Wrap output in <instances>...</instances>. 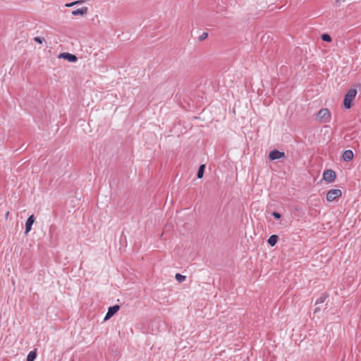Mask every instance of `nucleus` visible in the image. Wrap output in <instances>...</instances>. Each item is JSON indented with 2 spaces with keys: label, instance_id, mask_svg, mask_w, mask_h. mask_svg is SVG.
<instances>
[{
  "label": "nucleus",
  "instance_id": "nucleus-17",
  "mask_svg": "<svg viewBox=\"0 0 361 361\" xmlns=\"http://www.w3.org/2000/svg\"><path fill=\"white\" fill-rule=\"evenodd\" d=\"M34 40L38 43L42 44L44 41V38L41 37H35Z\"/></svg>",
  "mask_w": 361,
  "mask_h": 361
},
{
  "label": "nucleus",
  "instance_id": "nucleus-7",
  "mask_svg": "<svg viewBox=\"0 0 361 361\" xmlns=\"http://www.w3.org/2000/svg\"><path fill=\"white\" fill-rule=\"evenodd\" d=\"M285 157L284 152L274 149L269 153V157L271 160H276Z\"/></svg>",
  "mask_w": 361,
  "mask_h": 361
},
{
  "label": "nucleus",
  "instance_id": "nucleus-16",
  "mask_svg": "<svg viewBox=\"0 0 361 361\" xmlns=\"http://www.w3.org/2000/svg\"><path fill=\"white\" fill-rule=\"evenodd\" d=\"M322 39L324 40V41H326V42H331V37L328 34H323L322 35Z\"/></svg>",
  "mask_w": 361,
  "mask_h": 361
},
{
  "label": "nucleus",
  "instance_id": "nucleus-15",
  "mask_svg": "<svg viewBox=\"0 0 361 361\" xmlns=\"http://www.w3.org/2000/svg\"><path fill=\"white\" fill-rule=\"evenodd\" d=\"M175 278L179 283L183 282L186 279L185 276H183L180 274H176Z\"/></svg>",
  "mask_w": 361,
  "mask_h": 361
},
{
  "label": "nucleus",
  "instance_id": "nucleus-6",
  "mask_svg": "<svg viewBox=\"0 0 361 361\" xmlns=\"http://www.w3.org/2000/svg\"><path fill=\"white\" fill-rule=\"evenodd\" d=\"M120 309V307L118 305H114L112 307H110L108 309V312L104 317V321H106L109 319L111 317H112Z\"/></svg>",
  "mask_w": 361,
  "mask_h": 361
},
{
  "label": "nucleus",
  "instance_id": "nucleus-8",
  "mask_svg": "<svg viewBox=\"0 0 361 361\" xmlns=\"http://www.w3.org/2000/svg\"><path fill=\"white\" fill-rule=\"evenodd\" d=\"M35 222V216L34 215H31L30 216L26 222H25V234H27L30 231H31V228H32V226L33 225Z\"/></svg>",
  "mask_w": 361,
  "mask_h": 361
},
{
  "label": "nucleus",
  "instance_id": "nucleus-14",
  "mask_svg": "<svg viewBox=\"0 0 361 361\" xmlns=\"http://www.w3.org/2000/svg\"><path fill=\"white\" fill-rule=\"evenodd\" d=\"M85 1V0H78L71 3H68L65 5L66 7H72L75 5L81 4H83Z\"/></svg>",
  "mask_w": 361,
  "mask_h": 361
},
{
  "label": "nucleus",
  "instance_id": "nucleus-4",
  "mask_svg": "<svg viewBox=\"0 0 361 361\" xmlns=\"http://www.w3.org/2000/svg\"><path fill=\"white\" fill-rule=\"evenodd\" d=\"M336 178V173L331 170L328 169L323 173V179L328 183H333Z\"/></svg>",
  "mask_w": 361,
  "mask_h": 361
},
{
  "label": "nucleus",
  "instance_id": "nucleus-3",
  "mask_svg": "<svg viewBox=\"0 0 361 361\" xmlns=\"http://www.w3.org/2000/svg\"><path fill=\"white\" fill-rule=\"evenodd\" d=\"M342 192L339 189H331L326 194V200L329 202L334 201L336 198L341 197Z\"/></svg>",
  "mask_w": 361,
  "mask_h": 361
},
{
  "label": "nucleus",
  "instance_id": "nucleus-10",
  "mask_svg": "<svg viewBox=\"0 0 361 361\" xmlns=\"http://www.w3.org/2000/svg\"><path fill=\"white\" fill-rule=\"evenodd\" d=\"M343 159L345 161H350L353 159V152L352 150L347 149L343 154Z\"/></svg>",
  "mask_w": 361,
  "mask_h": 361
},
{
  "label": "nucleus",
  "instance_id": "nucleus-18",
  "mask_svg": "<svg viewBox=\"0 0 361 361\" xmlns=\"http://www.w3.org/2000/svg\"><path fill=\"white\" fill-rule=\"evenodd\" d=\"M326 297L324 296V295H322L321 297H319L317 301H316V304H319V303H322L324 302V300H325Z\"/></svg>",
  "mask_w": 361,
  "mask_h": 361
},
{
  "label": "nucleus",
  "instance_id": "nucleus-19",
  "mask_svg": "<svg viewBox=\"0 0 361 361\" xmlns=\"http://www.w3.org/2000/svg\"><path fill=\"white\" fill-rule=\"evenodd\" d=\"M272 215L276 219H280L281 218V214L279 212H274Z\"/></svg>",
  "mask_w": 361,
  "mask_h": 361
},
{
  "label": "nucleus",
  "instance_id": "nucleus-1",
  "mask_svg": "<svg viewBox=\"0 0 361 361\" xmlns=\"http://www.w3.org/2000/svg\"><path fill=\"white\" fill-rule=\"evenodd\" d=\"M357 94V90L351 88L348 90L344 97L343 106L346 109H350L352 106V102Z\"/></svg>",
  "mask_w": 361,
  "mask_h": 361
},
{
  "label": "nucleus",
  "instance_id": "nucleus-13",
  "mask_svg": "<svg viewBox=\"0 0 361 361\" xmlns=\"http://www.w3.org/2000/svg\"><path fill=\"white\" fill-rule=\"evenodd\" d=\"M205 166L204 164H202L197 171V178H201L203 176Z\"/></svg>",
  "mask_w": 361,
  "mask_h": 361
},
{
  "label": "nucleus",
  "instance_id": "nucleus-12",
  "mask_svg": "<svg viewBox=\"0 0 361 361\" xmlns=\"http://www.w3.org/2000/svg\"><path fill=\"white\" fill-rule=\"evenodd\" d=\"M37 357V353L35 351H30L27 356V361H34Z\"/></svg>",
  "mask_w": 361,
  "mask_h": 361
},
{
  "label": "nucleus",
  "instance_id": "nucleus-21",
  "mask_svg": "<svg viewBox=\"0 0 361 361\" xmlns=\"http://www.w3.org/2000/svg\"><path fill=\"white\" fill-rule=\"evenodd\" d=\"M8 214H9V212H6V219L8 218Z\"/></svg>",
  "mask_w": 361,
  "mask_h": 361
},
{
  "label": "nucleus",
  "instance_id": "nucleus-20",
  "mask_svg": "<svg viewBox=\"0 0 361 361\" xmlns=\"http://www.w3.org/2000/svg\"><path fill=\"white\" fill-rule=\"evenodd\" d=\"M207 37V33L204 32V33L200 36V39H201V40H202V39H205Z\"/></svg>",
  "mask_w": 361,
  "mask_h": 361
},
{
  "label": "nucleus",
  "instance_id": "nucleus-2",
  "mask_svg": "<svg viewBox=\"0 0 361 361\" xmlns=\"http://www.w3.org/2000/svg\"><path fill=\"white\" fill-rule=\"evenodd\" d=\"M330 118H331V114H330V111H329V109H322L317 113V119L321 123H329L330 121Z\"/></svg>",
  "mask_w": 361,
  "mask_h": 361
},
{
  "label": "nucleus",
  "instance_id": "nucleus-9",
  "mask_svg": "<svg viewBox=\"0 0 361 361\" xmlns=\"http://www.w3.org/2000/svg\"><path fill=\"white\" fill-rule=\"evenodd\" d=\"M87 7H82L81 8L75 9L72 11L71 13L73 16H83L87 13Z\"/></svg>",
  "mask_w": 361,
  "mask_h": 361
},
{
  "label": "nucleus",
  "instance_id": "nucleus-11",
  "mask_svg": "<svg viewBox=\"0 0 361 361\" xmlns=\"http://www.w3.org/2000/svg\"><path fill=\"white\" fill-rule=\"evenodd\" d=\"M278 241V236L276 235H271L268 239V243L271 246H274Z\"/></svg>",
  "mask_w": 361,
  "mask_h": 361
},
{
  "label": "nucleus",
  "instance_id": "nucleus-5",
  "mask_svg": "<svg viewBox=\"0 0 361 361\" xmlns=\"http://www.w3.org/2000/svg\"><path fill=\"white\" fill-rule=\"evenodd\" d=\"M59 58L66 59L69 62L73 63L76 62L78 60V58L75 55L67 52L60 54Z\"/></svg>",
  "mask_w": 361,
  "mask_h": 361
}]
</instances>
